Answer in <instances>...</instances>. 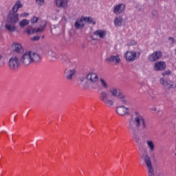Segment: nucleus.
I'll return each mask as SVG.
<instances>
[{"mask_svg":"<svg viewBox=\"0 0 176 176\" xmlns=\"http://www.w3.org/2000/svg\"><path fill=\"white\" fill-rule=\"evenodd\" d=\"M94 41H96V38H92Z\"/></svg>","mask_w":176,"mask_h":176,"instance_id":"obj_45","label":"nucleus"},{"mask_svg":"<svg viewBox=\"0 0 176 176\" xmlns=\"http://www.w3.org/2000/svg\"><path fill=\"white\" fill-rule=\"evenodd\" d=\"M45 0H36V3L38 5V6H42L44 3Z\"/></svg>","mask_w":176,"mask_h":176,"instance_id":"obj_31","label":"nucleus"},{"mask_svg":"<svg viewBox=\"0 0 176 176\" xmlns=\"http://www.w3.org/2000/svg\"><path fill=\"white\" fill-rule=\"evenodd\" d=\"M153 16L157 17V11L156 10L153 11Z\"/></svg>","mask_w":176,"mask_h":176,"instance_id":"obj_36","label":"nucleus"},{"mask_svg":"<svg viewBox=\"0 0 176 176\" xmlns=\"http://www.w3.org/2000/svg\"><path fill=\"white\" fill-rule=\"evenodd\" d=\"M175 156H176V153H175Z\"/></svg>","mask_w":176,"mask_h":176,"instance_id":"obj_47","label":"nucleus"},{"mask_svg":"<svg viewBox=\"0 0 176 176\" xmlns=\"http://www.w3.org/2000/svg\"><path fill=\"white\" fill-rule=\"evenodd\" d=\"M21 63H23L24 65H30L32 63V59L31 58V52H25L21 57Z\"/></svg>","mask_w":176,"mask_h":176,"instance_id":"obj_8","label":"nucleus"},{"mask_svg":"<svg viewBox=\"0 0 176 176\" xmlns=\"http://www.w3.org/2000/svg\"><path fill=\"white\" fill-rule=\"evenodd\" d=\"M169 41H172V42H174V38L173 37H169Z\"/></svg>","mask_w":176,"mask_h":176,"instance_id":"obj_40","label":"nucleus"},{"mask_svg":"<svg viewBox=\"0 0 176 176\" xmlns=\"http://www.w3.org/2000/svg\"><path fill=\"white\" fill-rule=\"evenodd\" d=\"M85 23L86 24V22H87L88 24H93L94 25L96 24V21L93 20V18L90 16H82Z\"/></svg>","mask_w":176,"mask_h":176,"instance_id":"obj_24","label":"nucleus"},{"mask_svg":"<svg viewBox=\"0 0 176 176\" xmlns=\"http://www.w3.org/2000/svg\"><path fill=\"white\" fill-rule=\"evenodd\" d=\"M110 94L115 98H126V95L123 94L119 88H112L110 90Z\"/></svg>","mask_w":176,"mask_h":176,"instance_id":"obj_9","label":"nucleus"},{"mask_svg":"<svg viewBox=\"0 0 176 176\" xmlns=\"http://www.w3.org/2000/svg\"><path fill=\"white\" fill-rule=\"evenodd\" d=\"M42 38H45V36H43Z\"/></svg>","mask_w":176,"mask_h":176,"instance_id":"obj_46","label":"nucleus"},{"mask_svg":"<svg viewBox=\"0 0 176 176\" xmlns=\"http://www.w3.org/2000/svg\"><path fill=\"white\" fill-rule=\"evenodd\" d=\"M87 80H90L91 83H94L98 80V76L96 73H89L87 76Z\"/></svg>","mask_w":176,"mask_h":176,"instance_id":"obj_19","label":"nucleus"},{"mask_svg":"<svg viewBox=\"0 0 176 176\" xmlns=\"http://www.w3.org/2000/svg\"><path fill=\"white\" fill-rule=\"evenodd\" d=\"M125 98H118V99L121 100L122 104H123L124 105H127L129 104V102H127V100H126Z\"/></svg>","mask_w":176,"mask_h":176,"instance_id":"obj_32","label":"nucleus"},{"mask_svg":"<svg viewBox=\"0 0 176 176\" xmlns=\"http://www.w3.org/2000/svg\"><path fill=\"white\" fill-rule=\"evenodd\" d=\"M21 16H22V17H27V16H28V13L25 12L23 14H21Z\"/></svg>","mask_w":176,"mask_h":176,"instance_id":"obj_38","label":"nucleus"},{"mask_svg":"<svg viewBox=\"0 0 176 176\" xmlns=\"http://www.w3.org/2000/svg\"><path fill=\"white\" fill-rule=\"evenodd\" d=\"M141 54H140V52H133V51H127L124 55V57L126 60V61H130L131 63H133V61L137 60L138 57H140Z\"/></svg>","mask_w":176,"mask_h":176,"instance_id":"obj_5","label":"nucleus"},{"mask_svg":"<svg viewBox=\"0 0 176 176\" xmlns=\"http://www.w3.org/2000/svg\"><path fill=\"white\" fill-rule=\"evenodd\" d=\"M57 8L67 9L68 8V0H56Z\"/></svg>","mask_w":176,"mask_h":176,"instance_id":"obj_16","label":"nucleus"},{"mask_svg":"<svg viewBox=\"0 0 176 176\" xmlns=\"http://www.w3.org/2000/svg\"><path fill=\"white\" fill-rule=\"evenodd\" d=\"M31 59L32 63H41V56L35 52H31Z\"/></svg>","mask_w":176,"mask_h":176,"instance_id":"obj_21","label":"nucleus"},{"mask_svg":"<svg viewBox=\"0 0 176 176\" xmlns=\"http://www.w3.org/2000/svg\"><path fill=\"white\" fill-rule=\"evenodd\" d=\"M146 144L151 152H153L155 151V144H153V142H152V140H146Z\"/></svg>","mask_w":176,"mask_h":176,"instance_id":"obj_26","label":"nucleus"},{"mask_svg":"<svg viewBox=\"0 0 176 176\" xmlns=\"http://www.w3.org/2000/svg\"><path fill=\"white\" fill-rule=\"evenodd\" d=\"M160 82L162 85L163 87L166 90H170L171 89H175L176 86L174 85V82L171 81L168 78H160Z\"/></svg>","mask_w":176,"mask_h":176,"instance_id":"obj_4","label":"nucleus"},{"mask_svg":"<svg viewBox=\"0 0 176 176\" xmlns=\"http://www.w3.org/2000/svg\"><path fill=\"white\" fill-rule=\"evenodd\" d=\"M106 61L107 63H115L116 64H119V63H120V58H119V55H111L109 58H106Z\"/></svg>","mask_w":176,"mask_h":176,"instance_id":"obj_18","label":"nucleus"},{"mask_svg":"<svg viewBox=\"0 0 176 176\" xmlns=\"http://www.w3.org/2000/svg\"><path fill=\"white\" fill-rule=\"evenodd\" d=\"M160 58H162V52L159 51H155L148 56V60L150 63H155V61H157Z\"/></svg>","mask_w":176,"mask_h":176,"instance_id":"obj_10","label":"nucleus"},{"mask_svg":"<svg viewBox=\"0 0 176 176\" xmlns=\"http://www.w3.org/2000/svg\"><path fill=\"white\" fill-rule=\"evenodd\" d=\"M21 8H23L21 1H17L11 10L9 11L7 16V20L10 24H17V23H19V13H17V12H19V10L21 9Z\"/></svg>","mask_w":176,"mask_h":176,"instance_id":"obj_2","label":"nucleus"},{"mask_svg":"<svg viewBox=\"0 0 176 176\" xmlns=\"http://www.w3.org/2000/svg\"><path fill=\"white\" fill-rule=\"evenodd\" d=\"M66 68H75V63L71 61V60L68 59L66 63Z\"/></svg>","mask_w":176,"mask_h":176,"instance_id":"obj_27","label":"nucleus"},{"mask_svg":"<svg viewBox=\"0 0 176 176\" xmlns=\"http://www.w3.org/2000/svg\"><path fill=\"white\" fill-rule=\"evenodd\" d=\"M166 62L164 61H160V62H156L154 64V71H164L166 69Z\"/></svg>","mask_w":176,"mask_h":176,"instance_id":"obj_14","label":"nucleus"},{"mask_svg":"<svg viewBox=\"0 0 176 176\" xmlns=\"http://www.w3.org/2000/svg\"><path fill=\"white\" fill-rule=\"evenodd\" d=\"M131 45H136L137 43H136L135 41H132L131 42Z\"/></svg>","mask_w":176,"mask_h":176,"instance_id":"obj_39","label":"nucleus"},{"mask_svg":"<svg viewBox=\"0 0 176 176\" xmlns=\"http://www.w3.org/2000/svg\"><path fill=\"white\" fill-rule=\"evenodd\" d=\"M153 176H155V173H153Z\"/></svg>","mask_w":176,"mask_h":176,"instance_id":"obj_44","label":"nucleus"},{"mask_svg":"<svg viewBox=\"0 0 176 176\" xmlns=\"http://www.w3.org/2000/svg\"><path fill=\"white\" fill-rule=\"evenodd\" d=\"M39 20V18L36 17V16H33L31 19V22L32 23H37V21Z\"/></svg>","mask_w":176,"mask_h":176,"instance_id":"obj_34","label":"nucleus"},{"mask_svg":"<svg viewBox=\"0 0 176 176\" xmlns=\"http://www.w3.org/2000/svg\"><path fill=\"white\" fill-rule=\"evenodd\" d=\"M76 74V70L75 68H66L65 69V75L66 79L68 80H72V78Z\"/></svg>","mask_w":176,"mask_h":176,"instance_id":"obj_11","label":"nucleus"},{"mask_svg":"<svg viewBox=\"0 0 176 176\" xmlns=\"http://www.w3.org/2000/svg\"><path fill=\"white\" fill-rule=\"evenodd\" d=\"M5 28L10 31V32H16V24L13 23H6L5 25Z\"/></svg>","mask_w":176,"mask_h":176,"instance_id":"obj_22","label":"nucleus"},{"mask_svg":"<svg viewBox=\"0 0 176 176\" xmlns=\"http://www.w3.org/2000/svg\"><path fill=\"white\" fill-rule=\"evenodd\" d=\"M134 118L129 119V127L139 149H140L142 146L141 138L144 137L145 134H146L145 130L148 129V123L145 118L140 115L138 112H136Z\"/></svg>","mask_w":176,"mask_h":176,"instance_id":"obj_1","label":"nucleus"},{"mask_svg":"<svg viewBox=\"0 0 176 176\" xmlns=\"http://www.w3.org/2000/svg\"><path fill=\"white\" fill-rule=\"evenodd\" d=\"M32 39V41H39V39H41V36H34Z\"/></svg>","mask_w":176,"mask_h":176,"instance_id":"obj_35","label":"nucleus"},{"mask_svg":"<svg viewBox=\"0 0 176 176\" xmlns=\"http://www.w3.org/2000/svg\"><path fill=\"white\" fill-rule=\"evenodd\" d=\"M171 74V71L170 70H167L165 72V73L164 74V75H170Z\"/></svg>","mask_w":176,"mask_h":176,"instance_id":"obj_37","label":"nucleus"},{"mask_svg":"<svg viewBox=\"0 0 176 176\" xmlns=\"http://www.w3.org/2000/svg\"><path fill=\"white\" fill-rule=\"evenodd\" d=\"M1 58H2V56H0V60H1Z\"/></svg>","mask_w":176,"mask_h":176,"instance_id":"obj_43","label":"nucleus"},{"mask_svg":"<svg viewBox=\"0 0 176 176\" xmlns=\"http://www.w3.org/2000/svg\"><path fill=\"white\" fill-rule=\"evenodd\" d=\"M124 9H126V6L123 3H120L114 6L113 13L115 14H120V13L124 12Z\"/></svg>","mask_w":176,"mask_h":176,"instance_id":"obj_15","label":"nucleus"},{"mask_svg":"<svg viewBox=\"0 0 176 176\" xmlns=\"http://www.w3.org/2000/svg\"><path fill=\"white\" fill-rule=\"evenodd\" d=\"M122 23H123V17L122 16H118L116 17L114 19V24L115 25H117L118 27H120V25H122Z\"/></svg>","mask_w":176,"mask_h":176,"instance_id":"obj_25","label":"nucleus"},{"mask_svg":"<svg viewBox=\"0 0 176 176\" xmlns=\"http://www.w3.org/2000/svg\"><path fill=\"white\" fill-rule=\"evenodd\" d=\"M30 24V21L27 19H23L19 22L20 27H25V25H28Z\"/></svg>","mask_w":176,"mask_h":176,"instance_id":"obj_29","label":"nucleus"},{"mask_svg":"<svg viewBox=\"0 0 176 176\" xmlns=\"http://www.w3.org/2000/svg\"><path fill=\"white\" fill-rule=\"evenodd\" d=\"M12 49L16 53H23V52H24L23 46H21L20 43H14L12 45Z\"/></svg>","mask_w":176,"mask_h":176,"instance_id":"obj_20","label":"nucleus"},{"mask_svg":"<svg viewBox=\"0 0 176 176\" xmlns=\"http://www.w3.org/2000/svg\"><path fill=\"white\" fill-rule=\"evenodd\" d=\"M100 100H102L105 105H107V107H112V105H113V101L108 99V94L106 91H103L100 93Z\"/></svg>","mask_w":176,"mask_h":176,"instance_id":"obj_6","label":"nucleus"},{"mask_svg":"<svg viewBox=\"0 0 176 176\" xmlns=\"http://www.w3.org/2000/svg\"><path fill=\"white\" fill-rule=\"evenodd\" d=\"M85 20H83V16L80 19H78L74 24V27L76 30H80L81 28H83L85 27Z\"/></svg>","mask_w":176,"mask_h":176,"instance_id":"obj_17","label":"nucleus"},{"mask_svg":"<svg viewBox=\"0 0 176 176\" xmlns=\"http://www.w3.org/2000/svg\"><path fill=\"white\" fill-rule=\"evenodd\" d=\"M9 67L10 69H19V67H20V60L17 57L12 56L9 60Z\"/></svg>","mask_w":176,"mask_h":176,"instance_id":"obj_7","label":"nucleus"},{"mask_svg":"<svg viewBox=\"0 0 176 176\" xmlns=\"http://www.w3.org/2000/svg\"><path fill=\"white\" fill-rule=\"evenodd\" d=\"M82 87L85 90H87V89H89L90 87V84H89V82L86 81L84 84H82Z\"/></svg>","mask_w":176,"mask_h":176,"instance_id":"obj_30","label":"nucleus"},{"mask_svg":"<svg viewBox=\"0 0 176 176\" xmlns=\"http://www.w3.org/2000/svg\"><path fill=\"white\" fill-rule=\"evenodd\" d=\"M45 27H46V24H45L43 27H40L38 29H34L31 27H29L25 30V32H27L28 35H31L32 34H37V32H42V31L45 30Z\"/></svg>","mask_w":176,"mask_h":176,"instance_id":"obj_12","label":"nucleus"},{"mask_svg":"<svg viewBox=\"0 0 176 176\" xmlns=\"http://www.w3.org/2000/svg\"><path fill=\"white\" fill-rule=\"evenodd\" d=\"M100 85H102L103 89H108V83H107V81L102 78H100Z\"/></svg>","mask_w":176,"mask_h":176,"instance_id":"obj_28","label":"nucleus"},{"mask_svg":"<svg viewBox=\"0 0 176 176\" xmlns=\"http://www.w3.org/2000/svg\"><path fill=\"white\" fill-rule=\"evenodd\" d=\"M98 86V85L97 83H96V82H91V89H94V90H96V89H97Z\"/></svg>","mask_w":176,"mask_h":176,"instance_id":"obj_33","label":"nucleus"},{"mask_svg":"<svg viewBox=\"0 0 176 176\" xmlns=\"http://www.w3.org/2000/svg\"><path fill=\"white\" fill-rule=\"evenodd\" d=\"M94 35L99 36L100 38H105L107 33L104 30H98L94 32Z\"/></svg>","mask_w":176,"mask_h":176,"instance_id":"obj_23","label":"nucleus"},{"mask_svg":"<svg viewBox=\"0 0 176 176\" xmlns=\"http://www.w3.org/2000/svg\"><path fill=\"white\" fill-rule=\"evenodd\" d=\"M129 108H126L124 106H120L116 108V112L120 116H124L126 115H130L129 113Z\"/></svg>","mask_w":176,"mask_h":176,"instance_id":"obj_13","label":"nucleus"},{"mask_svg":"<svg viewBox=\"0 0 176 176\" xmlns=\"http://www.w3.org/2000/svg\"><path fill=\"white\" fill-rule=\"evenodd\" d=\"M152 111H156V107H153V108L152 109Z\"/></svg>","mask_w":176,"mask_h":176,"instance_id":"obj_42","label":"nucleus"},{"mask_svg":"<svg viewBox=\"0 0 176 176\" xmlns=\"http://www.w3.org/2000/svg\"><path fill=\"white\" fill-rule=\"evenodd\" d=\"M157 113H158L159 115H162V111L158 110V111H157Z\"/></svg>","mask_w":176,"mask_h":176,"instance_id":"obj_41","label":"nucleus"},{"mask_svg":"<svg viewBox=\"0 0 176 176\" xmlns=\"http://www.w3.org/2000/svg\"><path fill=\"white\" fill-rule=\"evenodd\" d=\"M140 159L144 161L145 163L147 170H148V175L153 176V173H155V168H153V165H152V160L151 157H149V154L147 152H144L142 154Z\"/></svg>","mask_w":176,"mask_h":176,"instance_id":"obj_3","label":"nucleus"}]
</instances>
